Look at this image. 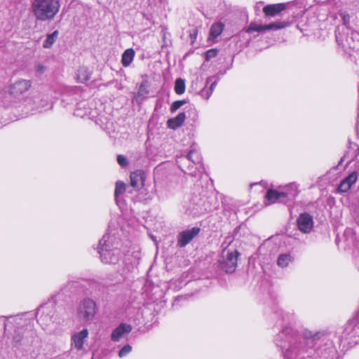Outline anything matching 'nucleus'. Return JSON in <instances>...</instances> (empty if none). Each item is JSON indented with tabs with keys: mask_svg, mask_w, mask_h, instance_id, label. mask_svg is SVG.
<instances>
[{
	"mask_svg": "<svg viewBox=\"0 0 359 359\" xmlns=\"http://www.w3.org/2000/svg\"><path fill=\"white\" fill-rule=\"evenodd\" d=\"M315 338L307 339L301 336L291 327H285L276 337V344L285 358L296 359L308 352Z\"/></svg>",
	"mask_w": 359,
	"mask_h": 359,
	"instance_id": "f257e3e1",
	"label": "nucleus"
},
{
	"mask_svg": "<svg viewBox=\"0 0 359 359\" xmlns=\"http://www.w3.org/2000/svg\"><path fill=\"white\" fill-rule=\"evenodd\" d=\"M32 12L36 20H53L60 8L59 0H34L32 5Z\"/></svg>",
	"mask_w": 359,
	"mask_h": 359,
	"instance_id": "f03ea898",
	"label": "nucleus"
},
{
	"mask_svg": "<svg viewBox=\"0 0 359 359\" xmlns=\"http://www.w3.org/2000/svg\"><path fill=\"white\" fill-rule=\"evenodd\" d=\"M110 236L105 234L99 242L98 252L101 261L104 264H116L120 257V250L117 248L111 249L109 241Z\"/></svg>",
	"mask_w": 359,
	"mask_h": 359,
	"instance_id": "7ed1b4c3",
	"label": "nucleus"
},
{
	"mask_svg": "<svg viewBox=\"0 0 359 359\" xmlns=\"http://www.w3.org/2000/svg\"><path fill=\"white\" fill-rule=\"evenodd\" d=\"M55 306L53 302H48L41 305L37 310V321L43 327V330H47L51 323L55 320Z\"/></svg>",
	"mask_w": 359,
	"mask_h": 359,
	"instance_id": "20e7f679",
	"label": "nucleus"
},
{
	"mask_svg": "<svg viewBox=\"0 0 359 359\" xmlns=\"http://www.w3.org/2000/svg\"><path fill=\"white\" fill-rule=\"evenodd\" d=\"M239 253L237 250H231L224 249L222 252L221 258L219 259V264L222 269L226 273H232L237 266L238 256Z\"/></svg>",
	"mask_w": 359,
	"mask_h": 359,
	"instance_id": "39448f33",
	"label": "nucleus"
},
{
	"mask_svg": "<svg viewBox=\"0 0 359 359\" xmlns=\"http://www.w3.org/2000/svg\"><path fill=\"white\" fill-rule=\"evenodd\" d=\"M96 312V303L89 298H86L81 301L77 307V314L79 317L86 321L92 320Z\"/></svg>",
	"mask_w": 359,
	"mask_h": 359,
	"instance_id": "423d86ee",
	"label": "nucleus"
},
{
	"mask_svg": "<svg viewBox=\"0 0 359 359\" xmlns=\"http://www.w3.org/2000/svg\"><path fill=\"white\" fill-rule=\"evenodd\" d=\"M318 347L316 351L319 355L321 357L329 358L330 356H332L336 350L333 345L332 341L323 339H318Z\"/></svg>",
	"mask_w": 359,
	"mask_h": 359,
	"instance_id": "0eeeda50",
	"label": "nucleus"
},
{
	"mask_svg": "<svg viewBox=\"0 0 359 359\" xmlns=\"http://www.w3.org/2000/svg\"><path fill=\"white\" fill-rule=\"evenodd\" d=\"M31 86L30 80L20 79L10 86L8 92L13 97H18L28 91Z\"/></svg>",
	"mask_w": 359,
	"mask_h": 359,
	"instance_id": "6e6552de",
	"label": "nucleus"
},
{
	"mask_svg": "<svg viewBox=\"0 0 359 359\" xmlns=\"http://www.w3.org/2000/svg\"><path fill=\"white\" fill-rule=\"evenodd\" d=\"M199 231L200 229L198 227H193L191 229L182 231L177 237V245L180 248L185 247L198 234Z\"/></svg>",
	"mask_w": 359,
	"mask_h": 359,
	"instance_id": "1a4fd4ad",
	"label": "nucleus"
},
{
	"mask_svg": "<svg viewBox=\"0 0 359 359\" xmlns=\"http://www.w3.org/2000/svg\"><path fill=\"white\" fill-rule=\"evenodd\" d=\"M297 224L300 231L310 233L313 226V217L308 213L300 214L297 219Z\"/></svg>",
	"mask_w": 359,
	"mask_h": 359,
	"instance_id": "9d476101",
	"label": "nucleus"
},
{
	"mask_svg": "<svg viewBox=\"0 0 359 359\" xmlns=\"http://www.w3.org/2000/svg\"><path fill=\"white\" fill-rule=\"evenodd\" d=\"M88 336V330L85 328L81 331L74 333L71 338V346L77 351L83 348L84 341Z\"/></svg>",
	"mask_w": 359,
	"mask_h": 359,
	"instance_id": "9b49d317",
	"label": "nucleus"
},
{
	"mask_svg": "<svg viewBox=\"0 0 359 359\" xmlns=\"http://www.w3.org/2000/svg\"><path fill=\"white\" fill-rule=\"evenodd\" d=\"M132 331V326L127 323H121L116 328H115L111 334V341L116 342L119 341L126 334Z\"/></svg>",
	"mask_w": 359,
	"mask_h": 359,
	"instance_id": "f8f14e48",
	"label": "nucleus"
},
{
	"mask_svg": "<svg viewBox=\"0 0 359 359\" xmlns=\"http://www.w3.org/2000/svg\"><path fill=\"white\" fill-rule=\"evenodd\" d=\"M358 180V175L356 172H353L344 178L338 186V191L345 193L348 191L353 184H354Z\"/></svg>",
	"mask_w": 359,
	"mask_h": 359,
	"instance_id": "ddd939ff",
	"label": "nucleus"
},
{
	"mask_svg": "<svg viewBox=\"0 0 359 359\" xmlns=\"http://www.w3.org/2000/svg\"><path fill=\"white\" fill-rule=\"evenodd\" d=\"M144 176L141 170H137L130 174V186L135 189H140L144 185Z\"/></svg>",
	"mask_w": 359,
	"mask_h": 359,
	"instance_id": "4468645a",
	"label": "nucleus"
},
{
	"mask_svg": "<svg viewBox=\"0 0 359 359\" xmlns=\"http://www.w3.org/2000/svg\"><path fill=\"white\" fill-rule=\"evenodd\" d=\"M285 8L283 4H269L263 8V12L266 16L274 17Z\"/></svg>",
	"mask_w": 359,
	"mask_h": 359,
	"instance_id": "2eb2a0df",
	"label": "nucleus"
},
{
	"mask_svg": "<svg viewBox=\"0 0 359 359\" xmlns=\"http://www.w3.org/2000/svg\"><path fill=\"white\" fill-rule=\"evenodd\" d=\"M92 75V70L88 67L82 66L79 68L76 73V79L79 83H85L88 81Z\"/></svg>",
	"mask_w": 359,
	"mask_h": 359,
	"instance_id": "dca6fc26",
	"label": "nucleus"
},
{
	"mask_svg": "<svg viewBox=\"0 0 359 359\" xmlns=\"http://www.w3.org/2000/svg\"><path fill=\"white\" fill-rule=\"evenodd\" d=\"M185 118V113L181 112L176 117L170 118L168 121V126L171 129H177L184 123Z\"/></svg>",
	"mask_w": 359,
	"mask_h": 359,
	"instance_id": "f3484780",
	"label": "nucleus"
},
{
	"mask_svg": "<svg viewBox=\"0 0 359 359\" xmlns=\"http://www.w3.org/2000/svg\"><path fill=\"white\" fill-rule=\"evenodd\" d=\"M287 194L285 192H278L275 190L269 189L266 194V198L269 203L277 202L281 198H286Z\"/></svg>",
	"mask_w": 359,
	"mask_h": 359,
	"instance_id": "a211bd4d",
	"label": "nucleus"
},
{
	"mask_svg": "<svg viewBox=\"0 0 359 359\" xmlns=\"http://www.w3.org/2000/svg\"><path fill=\"white\" fill-rule=\"evenodd\" d=\"M224 25L221 22L212 24L210 29L209 39L212 40L215 39L222 34V32L224 30Z\"/></svg>",
	"mask_w": 359,
	"mask_h": 359,
	"instance_id": "6ab92c4d",
	"label": "nucleus"
},
{
	"mask_svg": "<svg viewBox=\"0 0 359 359\" xmlns=\"http://www.w3.org/2000/svg\"><path fill=\"white\" fill-rule=\"evenodd\" d=\"M135 51L133 48L126 50L121 57L122 65L125 67H128L133 62L135 57Z\"/></svg>",
	"mask_w": 359,
	"mask_h": 359,
	"instance_id": "aec40b11",
	"label": "nucleus"
},
{
	"mask_svg": "<svg viewBox=\"0 0 359 359\" xmlns=\"http://www.w3.org/2000/svg\"><path fill=\"white\" fill-rule=\"evenodd\" d=\"M294 258L290 254H282L279 255L277 259V264L281 267L285 268L287 267L290 263L292 262Z\"/></svg>",
	"mask_w": 359,
	"mask_h": 359,
	"instance_id": "412c9836",
	"label": "nucleus"
},
{
	"mask_svg": "<svg viewBox=\"0 0 359 359\" xmlns=\"http://www.w3.org/2000/svg\"><path fill=\"white\" fill-rule=\"evenodd\" d=\"M289 26V23L285 21H276L269 25H264V32L266 30L280 29Z\"/></svg>",
	"mask_w": 359,
	"mask_h": 359,
	"instance_id": "4be33fe9",
	"label": "nucleus"
},
{
	"mask_svg": "<svg viewBox=\"0 0 359 359\" xmlns=\"http://www.w3.org/2000/svg\"><path fill=\"white\" fill-rule=\"evenodd\" d=\"M298 189H299L298 184L293 182V183H290V184L286 185L284 187L285 191L283 192H285L287 194V197L290 196V197L294 198L299 194Z\"/></svg>",
	"mask_w": 359,
	"mask_h": 359,
	"instance_id": "5701e85b",
	"label": "nucleus"
},
{
	"mask_svg": "<svg viewBox=\"0 0 359 359\" xmlns=\"http://www.w3.org/2000/svg\"><path fill=\"white\" fill-rule=\"evenodd\" d=\"M358 328L359 329V311L354 316V317L348 321L346 330L348 332L350 330L353 332H355V333H358V332H357Z\"/></svg>",
	"mask_w": 359,
	"mask_h": 359,
	"instance_id": "b1692460",
	"label": "nucleus"
},
{
	"mask_svg": "<svg viewBox=\"0 0 359 359\" xmlns=\"http://www.w3.org/2000/svg\"><path fill=\"white\" fill-rule=\"evenodd\" d=\"M58 34L59 32L57 30L54 31L52 34H48L46 40L43 41V48H50L57 39Z\"/></svg>",
	"mask_w": 359,
	"mask_h": 359,
	"instance_id": "393cba45",
	"label": "nucleus"
},
{
	"mask_svg": "<svg viewBox=\"0 0 359 359\" xmlns=\"http://www.w3.org/2000/svg\"><path fill=\"white\" fill-rule=\"evenodd\" d=\"M181 160H177V163H181L183 160H188L191 161L194 165H199L201 163V157L198 154L194 151H190V152L187 154V157L184 158H180Z\"/></svg>",
	"mask_w": 359,
	"mask_h": 359,
	"instance_id": "a878e982",
	"label": "nucleus"
},
{
	"mask_svg": "<svg viewBox=\"0 0 359 359\" xmlns=\"http://www.w3.org/2000/svg\"><path fill=\"white\" fill-rule=\"evenodd\" d=\"M185 91L184 80L180 78L176 79L175 83V92L178 95H182Z\"/></svg>",
	"mask_w": 359,
	"mask_h": 359,
	"instance_id": "bb28decb",
	"label": "nucleus"
},
{
	"mask_svg": "<svg viewBox=\"0 0 359 359\" xmlns=\"http://www.w3.org/2000/svg\"><path fill=\"white\" fill-rule=\"evenodd\" d=\"M335 36H336V41L339 46H341L344 48L348 46V44H346V41H347V39L344 34H342L340 32L339 27L335 31Z\"/></svg>",
	"mask_w": 359,
	"mask_h": 359,
	"instance_id": "cd10ccee",
	"label": "nucleus"
},
{
	"mask_svg": "<svg viewBox=\"0 0 359 359\" xmlns=\"http://www.w3.org/2000/svg\"><path fill=\"white\" fill-rule=\"evenodd\" d=\"M252 32H264V25H258L255 22H251L246 29V32L251 33Z\"/></svg>",
	"mask_w": 359,
	"mask_h": 359,
	"instance_id": "c85d7f7f",
	"label": "nucleus"
},
{
	"mask_svg": "<svg viewBox=\"0 0 359 359\" xmlns=\"http://www.w3.org/2000/svg\"><path fill=\"white\" fill-rule=\"evenodd\" d=\"M126 190V184L122 182H117L115 188V197L117 198L119 195H121Z\"/></svg>",
	"mask_w": 359,
	"mask_h": 359,
	"instance_id": "c756f323",
	"label": "nucleus"
},
{
	"mask_svg": "<svg viewBox=\"0 0 359 359\" xmlns=\"http://www.w3.org/2000/svg\"><path fill=\"white\" fill-rule=\"evenodd\" d=\"M23 338V331L22 329H17L15 330L14 335L13 337V341L15 344H18L21 342Z\"/></svg>",
	"mask_w": 359,
	"mask_h": 359,
	"instance_id": "7c9ffc66",
	"label": "nucleus"
},
{
	"mask_svg": "<svg viewBox=\"0 0 359 359\" xmlns=\"http://www.w3.org/2000/svg\"><path fill=\"white\" fill-rule=\"evenodd\" d=\"M186 103L187 101L185 100L175 101L170 107L171 112H175Z\"/></svg>",
	"mask_w": 359,
	"mask_h": 359,
	"instance_id": "2f4dec72",
	"label": "nucleus"
},
{
	"mask_svg": "<svg viewBox=\"0 0 359 359\" xmlns=\"http://www.w3.org/2000/svg\"><path fill=\"white\" fill-rule=\"evenodd\" d=\"M340 16L342 19L343 24L347 29H351L350 27V15L346 12H341L340 13Z\"/></svg>",
	"mask_w": 359,
	"mask_h": 359,
	"instance_id": "473e14b6",
	"label": "nucleus"
},
{
	"mask_svg": "<svg viewBox=\"0 0 359 359\" xmlns=\"http://www.w3.org/2000/svg\"><path fill=\"white\" fill-rule=\"evenodd\" d=\"M132 350V347L129 344H126L119 351L118 356L120 358H123L126 355H128Z\"/></svg>",
	"mask_w": 359,
	"mask_h": 359,
	"instance_id": "72a5a7b5",
	"label": "nucleus"
},
{
	"mask_svg": "<svg viewBox=\"0 0 359 359\" xmlns=\"http://www.w3.org/2000/svg\"><path fill=\"white\" fill-rule=\"evenodd\" d=\"M212 93L211 90H209L207 86L200 91L201 96L206 100L209 99Z\"/></svg>",
	"mask_w": 359,
	"mask_h": 359,
	"instance_id": "f704fd0d",
	"label": "nucleus"
},
{
	"mask_svg": "<svg viewBox=\"0 0 359 359\" xmlns=\"http://www.w3.org/2000/svg\"><path fill=\"white\" fill-rule=\"evenodd\" d=\"M213 80V78L212 77H209L208 78L207 81H206V84H209L210 83V87H208V88L209 90H211V92L212 93L215 86H217V80H215V81H212Z\"/></svg>",
	"mask_w": 359,
	"mask_h": 359,
	"instance_id": "c9c22d12",
	"label": "nucleus"
},
{
	"mask_svg": "<svg viewBox=\"0 0 359 359\" xmlns=\"http://www.w3.org/2000/svg\"><path fill=\"white\" fill-rule=\"evenodd\" d=\"M117 162L122 167L126 166L128 163L127 158L123 155L117 156Z\"/></svg>",
	"mask_w": 359,
	"mask_h": 359,
	"instance_id": "e433bc0d",
	"label": "nucleus"
},
{
	"mask_svg": "<svg viewBox=\"0 0 359 359\" xmlns=\"http://www.w3.org/2000/svg\"><path fill=\"white\" fill-rule=\"evenodd\" d=\"M217 54V50L216 49H210L208 50L205 53V57L207 60H210L211 58L215 57Z\"/></svg>",
	"mask_w": 359,
	"mask_h": 359,
	"instance_id": "4c0bfd02",
	"label": "nucleus"
},
{
	"mask_svg": "<svg viewBox=\"0 0 359 359\" xmlns=\"http://www.w3.org/2000/svg\"><path fill=\"white\" fill-rule=\"evenodd\" d=\"M45 70H46V67L43 65H42L41 64H37L36 65V73L41 74L44 73Z\"/></svg>",
	"mask_w": 359,
	"mask_h": 359,
	"instance_id": "58836bf2",
	"label": "nucleus"
},
{
	"mask_svg": "<svg viewBox=\"0 0 359 359\" xmlns=\"http://www.w3.org/2000/svg\"><path fill=\"white\" fill-rule=\"evenodd\" d=\"M188 170H189V174H190L191 175H192V176H194V177L198 176V172H197L196 170H198V172H201V171H200V168H198V167L196 168V170H193V171H191V168H190V166H189V167H188Z\"/></svg>",
	"mask_w": 359,
	"mask_h": 359,
	"instance_id": "ea45409f",
	"label": "nucleus"
},
{
	"mask_svg": "<svg viewBox=\"0 0 359 359\" xmlns=\"http://www.w3.org/2000/svg\"><path fill=\"white\" fill-rule=\"evenodd\" d=\"M6 318H7V322H6L4 323V332H6V331L7 330V327H8V323H10L9 319L12 318V317L11 316V317H6Z\"/></svg>",
	"mask_w": 359,
	"mask_h": 359,
	"instance_id": "a19ab883",
	"label": "nucleus"
},
{
	"mask_svg": "<svg viewBox=\"0 0 359 359\" xmlns=\"http://www.w3.org/2000/svg\"><path fill=\"white\" fill-rule=\"evenodd\" d=\"M75 114H76V116H81V117H83V116H84L87 115V114H86V113L85 114H81V113L80 112V109H79V108L76 109V110L75 111Z\"/></svg>",
	"mask_w": 359,
	"mask_h": 359,
	"instance_id": "79ce46f5",
	"label": "nucleus"
},
{
	"mask_svg": "<svg viewBox=\"0 0 359 359\" xmlns=\"http://www.w3.org/2000/svg\"><path fill=\"white\" fill-rule=\"evenodd\" d=\"M142 88H143V85H141L140 86V90H142Z\"/></svg>",
	"mask_w": 359,
	"mask_h": 359,
	"instance_id": "37998d69",
	"label": "nucleus"
},
{
	"mask_svg": "<svg viewBox=\"0 0 359 359\" xmlns=\"http://www.w3.org/2000/svg\"><path fill=\"white\" fill-rule=\"evenodd\" d=\"M16 320H17V318H15L13 319V321H15V322Z\"/></svg>",
	"mask_w": 359,
	"mask_h": 359,
	"instance_id": "c03bdc74",
	"label": "nucleus"
}]
</instances>
